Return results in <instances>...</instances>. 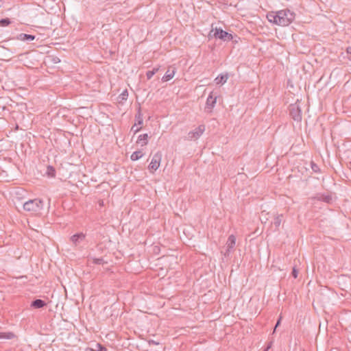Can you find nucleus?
I'll list each match as a JSON object with an SVG mask.
<instances>
[{
	"instance_id": "23",
	"label": "nucleus",
	"mask_w": 351,
	"mask_h": 351,
	"mask_svg": "<svg viewBox=\"0 0 351 351\" xmlns=\"http://www.w3.org/2000/svg\"><path fill=\"white\" fill-rule=\"evenodd\" d=\"M95 349L96 351H107L106 348L100 343H97L96 348H95Z\"/></svg>"
},
{
	"instance_id": "21",
	"label": "nucleus",
	"mask_w": 351,
	"mask_h": 351,
	"mask_svg": "<svg viewBox=\"0 0 351 351\" xmlns=\"http://www.w3.org/2000/svg\"><path fill=\"white\" fill-rule=\"evenodd\" d=\"M311 169L313 172H315V173L320 172V169H319V166L317 164H315L313 161H312L311 162Z\"/></svg>"
},
{
	"instance_id": "26",
	"label": "nucleus",
	"mask_w": 351,
	"mask_h": 351,
	"mask_svg": "<svg viewBox=\"0 0 351 351\" xmlns=\"http://www.w3.org/2000/svg\"><path fill=\"white\" fill-rule=\"evenodd\" d=\"M298 274V271L295 269V267L293 268L291 275L294 278H297Z\"/></svg>"
},
{
	"instance_id": "18",
	"label": "nucleus",
	"mask_w": 351,
	"mask_h": 351,
	"mask_svg": "<svg viewBox=\"0 0 351 351\" xmlns=\"http://www.w3.org/2000/svg\"><path fill=\"white\" fill-rule=\"evenodd\" d=\"M46 173L49 177L53 178L56 176V169L53 167L49 165L47 167Z\"/></svg>"
},
{
	"instance_id": "14",
	"label": "nucleus",
	"mask_w": 351,
	"mask_h": 351,
	"mask_svg": "<svg viewBox=\"0 0 351 351\" xmlns=\"http://www.w3.org/2000/svg\"><path fill=\"white\" fill-rule=\"evenodd\" d=\"M228 78V74H220L215 80L217 84H223Z\"/></svg>"
},
{
	"instance_id": "33",
	"label": "nucleus",
	"mask_w": 351,
	"mask_h": 351,
	"mask_svg": "<svg viewBox=\"0 0 351 351\" xmlns=\"http://www.w3.org/2000/svg\"><path fill=\"white\" fill-rule=\"evenodd\" d=\"M270 348V346H268L267 348L266 349H265V351H267V349H269Z\"/></svg>"
},
{
	"instance_id": "30",
	"label": "nucleus",
	"mask_w": 351,
	"mask_h": 351,
	"mask_svg": "<svg viewBox=\"0 0 351 351\" xmlns=\"http://www.w3.org/2000/svg\"><path fill=\"white\" fill-rule=\"evenodd\" d=\"M159 70V68L158 67H156V68H154L152 71H154V74H156Z\"/></svg>"
},
{
	"instance_id": "16",
	"label": "nucleus",
	"mask_w": 351,
	"mask_h": 351,
	"mask_svg": "<svg viewBox=\"0 0 351 351\" xmlns=\"http://www.w3.org/2000/svg\"><path fill=\"white\" fill-rule=\"evenodd\" d=\"M143 156V154L141 151L140 150H138V151H136V152H134L131 156H130V158L132 160H137L138 159H140L141 158H142Z\"/></svg>"
},
{
	"instance_id": "1",
	"label": "nucleus",
	"mask_w": 351,
	"mask_h": 351,
	"mask_svg": "<svg viewBox=\"0 0 351 351\" xmlns=\"http://www.w3.org/2000/svg\"><path fill=\"white\" fill-rule=\"evenodd\" d=\"M266 18L269 23L287 26L294 20L295 14L289 10H283L276 12H269Z\"/></svg>"
},
{
	"instance_id": "27",
	"label": "nucleus",
	"mask_w": 351,
	"mask_h": 351,
	"mask_svg": "<svg viewBox=\"0 0 351 351\" xmlns=\"http://www.w3.org/2000/svg\"><path fill=\"white\" fill-rule=\"evenodd\" d=\"M136 125V124H134L132 127V130H134V134L137 133L138 132L140 131V130L141 129V128H135V126Z\"/></svg>"
},
{
	"instance_id": "13",
	"label": "nucleus",
	"mask_w": 351,
	"mask_h": 351,
	"mask_svg": "<svg viewBox=\"0 0 351 351\" xmlns=\"http://www.w3.org/2000/svg\"><path fill=\"white\" fill-rule=\"evenodd\" d=\"M149 136L147 134H143L138 136L136 143L141 145V147L147 145L148 143Z\"/></svg>"
},
{
	"instance_id": "32",
	"label": "nucleus",
	"mask_w": 351,
	"mask_h": 351,
	"mask_svg": "<svg viewBox=\"0 0 351 351\" xmlns=\"http://www.w3.org/2000/svg\"><path fill=\"white\" fill-rule=\"evenodd\" d=\"M280 319H279L277 322V323L276 324V326L274 327V330L278 326V325L280 324Z\"/></svg>"
},
{
	"instance_id": "28",
	"label": "nucleus",
	"mask_w": 351,
	"mask_h": 351,
	"mask_svg": "<svg viewBox=\"0 0 351 351\" xmlns=\"http://www.w3.org/2000/svg\"><path fill=\"white\" fill-rule=\"evenodd\" d=\"M346 52L349 55L348 58L351 60V47L347 48Z\"/></svg>"
},
{
	"instance_id": "8",
	"label": "nucleus",
	"mask_w": 351,
	"mask_h": 351,
	"mask_svg": "<svg viewBox=\"0 0 351 351\" xmlns=\"http://www.w3.org/2000/svg\"><path fill=\"white\" fill-rule=\"evenodd\" d=\"M235 244H236V237L233 234L230 235L228 237V241L226 242V250L224 252L225 256H228L230 255L231 252L234 248Z\"/></svg>"
},
{
	"instance_id": "29",
	"label": "nucleus",
	"mask_w": 351,
	"mask_h": 351,
	"mask_svg": "<svg viewBox=\"0 0 351 351\" xmlns=\"http://www.w3.org/2000/svg\"><path fill=\"white\" fill-rule=\"evenodd\" d=\"M149 344L158 345V342H156V341H154V340H150V341H149Z\"/></svg>"
},
{
	"instance_id": "31",
	"label": "nucleus",
	"mask_w": 351,
	"mask_h": 351,
	"mask_svg": "<svg viewBox=\"0 0 351 351\" xmlns=\"http://www.w3.org/2000/svg\"><path fill=\"white\" fill-rule=\"evenodd\" d=\"M85 351H96L95 348H87Z\"/></svg>"
},
{
	"instance_id": "12",
	"label": "nucleus",
	"mask_w": 351,
	"mask_h": 351,
	"mask_svg": "<svg viewBox=\"0 0 351 351\" xmlns=\"http://www.w3.org/2000/svg\"><path fill=\"white\" fill-rule=\"evenodd\" d=\"M35 36L32 34H27L24 33H21L16 36V39L21 41H32L35 39Z\"/></svg>"
},
{
	"instance_id": "11",
	"label": "nucleus",
	"mask_w": 351,
	"mask_h": 351,
	"mask_svg": "<svg viewBox=\"0 0 351 351\" xmlns=\"http://www.w3.org/2000/svg\"><path fill=\"white\" fill-rule=\"evenodd\" d=\"M30 306L34 308H41L47 306V303L41 299H36L32 302Z\"/></svg>"
},
{
	"instance_id": "24",
	"label": "nucleus",
	"mask_w": 351,
	"mask_h": 351,
	"mask_svg": "<svg viewBox=\"0 0 351 351\" xmlns=\"http://www.w3.org/2000/svg\"><path fill=\"white\" fill-rule=\"evenodd\" d=\"M121 99L123 100H126L128 96V93L127 90H125L120 95Z\"/></svg>"
},
{
	"instance_id": "9",
	"label": "nucleus",
	"mask_w": 351,
	"mask_h": 351,
	"mask_svg": "<svg viewBox=\"0 0 351 351\" xmlns=\"http://www.w3.org/2000/svg\"><path fill=\"white\" fill-rule=\"evenodd\" d=\"M85 234L79 232L71 236L70 240L75 246H77L80 244L85 239Z\"/></svg>"
},
{
	"instance_id": "6",
	"label": "nucleus",
	"mask_w": 351,
	"mask_h": 351,
	"mask_svg": "<svg viewBox=\"0 0 351 351\" xmlns=\"http://www.w3.org/2000/svg\"><path fill=\"white\" fill-rule=\"evenodd\" d=\"M161 158H162V154L160 152H156L153 156L152 161L148 167V168L151 172H154L158 169L160 164Z\"/></svg>"
},
{
	"instance_id": "22",
	"label": "nucleus",
	"mask_w": 351,
	"mask_h": 351,
	"mask_svg": "<svg viewBox=\"0 0 351 351\" xmlns=\"http://www.w3.org/2000/svg\"><path fill=\"white\" fill-rule=\"evenodd\" d=\"M93 263L97 265H103L106 262L103 258H94L93 259Z\"/></svg>"
},
{
	"instance_id": "10",
	"label": "nucleus",
	"mask_w": 351,
	"mask_h": 351,
	"mask_svg": "<svg viewBox=\"0 0 351 351\" xmlns=\"http://www.w3.org/2000/svg\"><path fill=\"white\" fill-rule=\"evenodd\" d=\"M176 72V69L174 67H169L166 73L164 75V76L162 77V82H167L172 79L174 76Z\"/></svg>"
},
{
	"instance_id": "25",
	"label": "nucleus",
	"mask_w": 351,
	"mask_h": 351,
	"mask_svg": "<svg viewBox=\"0 0 351 351\" xmlns=\"http://www.w3.org/2000/svg\"><path fill=\"white\" fill-rule=\"evenodd\" d=\"M154 71H148L146 73V76H147V80H150L154 76Z\"/></svg>"
},
{
	"instance_id": "5",
	"label": "nucleus",
	"mask_w": 351,
	"mask_h": 351,
	"mask_svg": "<svg viewBox=\"0 0 351 351\" xmlns=\"http://www.w3.org/2000/svg\"><path fill=\"white\" fill-rule=\"evenodd\" d=\"M217 93H214L213 91L210 92L209 94L206 102V107L205 110L207 112H211L213 108H214L216 102H217Z\"/></svg>"
},
{
	"instance_id": "7",
	"label": "nucleus",
	"mask_w": 351,
	"mask_h": 351,
	"mask_svg": "<svg viewBox=\"0 0 351 351\" xmlns=\"http://www.w3.org/2000/svg\"><path fill=\"white\" fill-rule=\"evenodd\" d=\"M204 131L205 125H199L194 130L191 131L188 133V139L191 141L197 139L202 135Z\"/></svg>"
},
{
	"instance_id": "17",
	"label": "nucleus",
	"mask_w": 351,
	"mask_h": 351,
	"mask_svg": "<svg viewBox=\"0 0 351 351\" xmlns=\"http://www.w3.org/2000/svg\"><path fill=\"white\" fill-rule=\"evenodd\" d=\"M135 119H136V121L137 122L136 124H138V125H142L143 124V114L141 113V108L140 107L138 108V112H137V113L135 115Z\"/></svg>"
},
{
	"instance_id": "3",
	"label": "nucleus",
	"mask_w": 351,
	"mask_h": 351,
	"mask_svg": "<svg viewBox=\"0 0 351 351\" xmlns=\"http://www.w3.org/2000/svg\"><path fill=\"white\" fill-rule=\"evenodd\" d=\"M289 114L292 119L298 122L302 120V110L298 104H291L289 107Z\"/></svg>"
},
{
	"instance_id": "20",
	"label": "nucleus",
	"mask_w": 351,
	"mask_h": 351,
	"mask_svg": "<svg viewBox=\"0 0 351 351\" xmlns=\"http://www.w3.org/2000/svg\"><path fill=\"white\" fill-rule=\"evenodd\" d=\"M11 23L10 19L8 18L2 19L0 20V26L6 27Z\"/></svg>"
},
{
	"instance_id": "2",
	"label": "nucleus",
	"mask_w": 351,
	"mask_h": 351,
	"mask_svg": "<svg viewBox=\"0 0 351 351\" xmlns=\"http://www.w3.org/2000/svg\"><path fill=\"white\" fill-rule=\"evenodd\" d=\"M43 207V202L40 199H30L23 204V208L27 211L39 212Z\"/></svg>"
},
{
	"instance_id": "4",
	"label": "nucleus",
	"mask_w": 351,
	"mask_h": 351,
	"mask_svg": "<svg viewBox=\"0 0 351 351\" xmlns=\"http://www.w3.org/2000/svg\"><path fill=\"white\" fill-rule=\"evenodd\" d=\"M214 36L216 38H219L223 41H230L233 39V36L231 34L223 30L221 28H215Z\"/></svg>"
},
{
	"instance_id": "19",
	"label": "nucleus",
	"mask_w": 351,
	"mask_h": 351,
	"mask_svg": "<svg viewBox=\"0 0 351 351\" xmlns=\"http://www.w3.org/2000/svg\"><path fill=\"white\" fill-rule=\"evenodd\" d=\"M282 215L274 217V221L272 222V223L274 224V226H276V228H278L280 226L281 221H282Z\"/></svg>"
},
{
	"instance_id": "15",
	"label": "nucleus",
	"mask_w": 351,
	"mask_h": 351,
	"mask_svg": "<svg viewBox=\"0 0 351 351\" xmlns=\"http://www.w3.org/2000/svg\"><path fill=\"white\" fill-rule=\"evenodd\" d=\"M15 337L14 334L12 332H1L0 339H12Z\"/></svg>"
}]
</instances>
